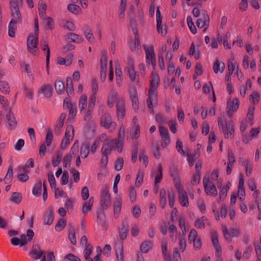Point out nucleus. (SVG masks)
Returning a JSON list of instances; mask_svg holds the SVG:
<instances>
[{
	"mask_svg": "<svg viewBox=\"0 0 261 261\" xmlns=\"http://www.w3.org/2000/svg\"><path fill=\"white\" fill-rule=\"evenodd\" d=\"M203 185L204 192L206 195L216 197L217 194V190L214 184L210 180L208 177L205 176L203 178Z\"/></svg>",
	"mask_w": 261,
	"mask_h": 261,
	"instance_id": "obj_8",
	"label": "nucleus"
},
{
	"mask_svg": "<svg viewBox=\"0 0 261 261\" xmlns=\"http://www.w3.org/2000/svg\"><path fill=\"white\" fill-rule=\"evenodd\" d=\"M115 250L117 261H124L123 247L122 242L116 243Z\"/></svg>",
	"mask_w": 261,
	"mask_h": 261,
	"instance_id": "obj_22",
	"label": "nucleus"
},
{
	"mask_svg": "<svg viewBox=\"0 0 261 261\" xmlns=\"http://www.w3.org/2000/svg\"><path fill=\"white\" fill-rule=\"evenodd\" d=\"M170 172L173 180H177L179 179V171L176 166L174 165L172 166L170 168Z\"/></svg>",
	"mask_w": 261,
	"mask_h": 261,
	"instance_id": "obj_42",
	"label": "nucleus"
},
{
	"mask_svg": "<svg viewBox=\"0 0 261 261\" xmlns=\"http://www.w3.org/2000/svg\"><path fill=\"white\" fill-rule=\"evenodd\" d=\"M244 166L245 167L246 175L247 177H249L251 174L253 165L249 160L246 159V165Z\"/></svg>",
	"mask_w": 261,
	"mask_h": 261,
	"instance_id": "obj_51",
	"label": "nucleus"
},
{
	"mask_svg": "<svg viewBox=\"0 0 261 261\" xmlns=\"http://www.w3.org/2000/svg\"><path fill=\"white\" fill-rule=\"evenodd\" d=\"M118 232L120 239L125 240L128 232V224L126 221H123L120 227L118 228Z\"/></svg>",
	"mask_w": 261,
	"mask_h": 261,
	"instance_id": "obj_20",
	"label": "nucleus"
},
{
	"mask_svg": "<svg viewBox=\"0 0 261 261\" xmlns=\"http://www.w3.org/2000/svg\"><path fill=\"white\" fill-rule=\"evenodd\" d=\"M222 232L225 240L230 243L231 241V237L238 238L241 234V230L239 228L231 227L229 228V232L225 225H222Z\"/></svg>",
	"mask_w": 261,
	"mask_h": 261,
	"instance_id": "obj_9",
	"label": "nucleus"
},
{
	"mask_svg": "<svg viewBox=\"0 0 261 261\" xmlns=\"http://www.w3.org/2000/svg\"><path fill=\"white\" fill-rule=\"evenodd\" d=\"M38 42V36L30 34L27 40V46L29 51L32 54H35L37 49V43Z\"/></svg>",
	"mask_w": 261,
	"mask_h": 261,
	"instance_id": "obj_10",
	"label": "nucleus"
},
{
	"mask_svg": "<svg viewBox=\"0 0 261 261\" xmlns=\"http://www.w3.org/2000/svg\"><path fill=\"white\" fill-rule=\"evenodd\" d=\"M97 215V219L99 221L101 225H104L106 221V217L104 212L102 211L98 212Z\"/></svg>",
	"mask_w": 261,
	"mask_h": 261,
	"instance_id": "obj_62",
	"label": "nucleus"
},
{
	"mask_svg": "<svg viewBox=\"0 0 261 261\" xmlns=\"http://www.w3.org/2000/svg\"><path fill=\"white\" fill-rule=\"evenodd\" d=\"M225 69V64L224 63H220L218 60H216L213 69L215 73H217L219 71L221 72H223Z\"/></svg>",
	"mask_w": 261,
	"mask_h": 261,
	"instance_id": "obj_38",
	"label": "nucleus"
},
{
	"mask_svg": "<svg viewBox=\"0 0 261 261\" xmlns=\"http://www.w3.org/2000/svg\"><path fill=\"white\" fill-rule=\"evenodd\" d=\"M74 153V152L70 151V152L67 154L63 159V166L65 167H67L68 165L70 166L71 159H72V154Z\"/></svg>",
	"mask_w": 261,
	"mask_h": 261,
	"instance_id": "obj_55",
	"label": "nucleus"
},
{
	"mask_svg": "<svg viewBox=\"0 0 261 261\" xmlns=\"http://www.w3.org/2000/svg\"><path fill=\"white\" fill-rule=\"evenodd\" d=\"M13 175V171L12 166H10L8 168L7 173L4 178V180L5 181V183L7 184V181H9V182H11L12 180V178Z\"/></svg>",
	"mask_w": 261,
	"mask_h": 261,
	"instance_id": "obj_56",
	"label": "nucleus"
},
{
	"mask_svg": "<svg viewBox=\"0 0 261 261\" xmlns=\"http://www.w3.org/2000/svg\"><path fill=\"white\" fill-rule=\"evenodd\" d=\"M62 159V154L59 152L56 153V156L53 158L52 164L54 167H56L60 164Z\"/></svg>",
	"mask_w": 261,
	"mask_h": 261,
	"instance_id": "obj_50",
	"label": "nucleus"
},
{
	"mask_svg": "<svg viewBox=\"0 0 261 261\" xmlns=\"http://www.w3.org/2000/svg\"><path fill=\"white\" fill-rule=\"evenodd\" d=\"M94 202V198L91 197L89 198L88 201L85 202L83 204L82 212L84 215H86L88 212L90 211L92 209Z\"/></svg>",
	"mask_w": 261,
	"mask_h": 261,
	"instance_id": "obj_32",
	"label": "nucleus"
},
{
	"mask_svg": "<svg viewBox=\"0 0 261 261\" xmlns=\"http://www.w3.org/2000/svg\"><path fill=\"white\" fill-rule=\"evenodd\" d=\"M41 48L44 51L46 50V64L47 67H48L49 62L50 49L45 39H43L41 40Z\"/></svg>",
	"mask_w": 261,
	"mask_h": 261,
	"instance_id": "obj_28",
	"label": "nucleus"
},
{
	"mask_svg": "<svg viewBox=\"0 0 261 261\" xmlns=\"http://www.w3.org/2000/svg\"><path fill=\"white\" fill-rule=\"evenodd\" d=\"M42 190V182L40 179L34 186L32 193L33 194L37 197L41 195Z\"/></svg>",
	"mask_w": 261,
	"mask_h": 261,
	"instance_id": "obj_34",
	"label": "nucleus"
},
{
	"mask_svg": "<svg viewBox=\"0 0 261 261\" xmlns=\"http://www.w3.org/2000/svg\"><path fill=\"white\" fill-rule=\"evenodd\" d=\"M206 221H207V218L203 216L201 218L197 219L195 220L194 225L197 228L203 229L205 227L204 223Z\"/></svg>",
	"mask_w": 261,
	"mask_h": 261,
	"instance_id": "obj_37",
	"label": "nucleus"
},
{
	"mask_svg": "<svg viewBox=\"0 0 261 261\" xmlns=\"http://www.w3.org/2000/svg\"><path fill=\"white\" fill-rule=\"evenodd\" d=\"M128 66L125 69L127 71L130 82L134 84L140 86V76L134 69V61L130 57L127 58Z\"/></svg>",
	"mask_w": 261,
	"mask_h": 261,
	"instance_id": "obj_2",
	"label": "nucleus"
},
{
	"mask_svg": "<svg viewBox=\"0 0 261 261\" xmlns=\"http://www.w3.org/2000/svg\"><path fill=\"white\" fill-rule=\"evenodd\" d=\"M74 137V128L72 125H67L64 137L62 139L60 148L62 150H64L66 148L68 144H69L70 141H71Z\"/></svg>",
	"mask_w": 261,
	"mask_h": 261,
	"instance_id": "obj_7",
	"label": "nucleus"
},
{
	"mask_svg": "<svg viewBox=\"0 0 261 261\" xmlns=\"http://www.w3.org/2000/svg\"><path fill=\"white\" fill-rule=\"evenodd\" d=\"M66 114L65 113H62L60 115L58 119L55 126V134L57 135H59L60 134V130L64 124V121L66 118Z\"/></svg>",
	"mask_w": 261,
	"mask_h": 261,
	"instance_id": "obj_27",
	"label": "nucleus"
},
{
	"mask_svg": "<svg viewBox=\"0 0 261 261\" xmlns=\"http://www.w3.org/2000/svg\"><path fill=\"white\" fill-rule=\"evenodd\" d=\"M159 132L163 141L161 146L164 148L166 147L170 142L169 133L168 129L163 126H159Z\"/></svg>",
	"mask_w": 261,
	"mask_h": 261,
	"instance_id": "obj_14",
	"label": "nucleus"
},
{
	"mask_svg": "<svg viewBox=\"0 0 261 261\" xmlns=\"http://www.w3.org/2000/svg\"><path fill=\"white\" fill-rule=\"evenodd\" d=\"M116 139H112L111 140L106 141L102 144L101 149V153L106 154H110L112 150L114 149L115 144H116Z\"/></svg>",
	"mask_w": 261,
	"mask_h": 261,
	"instance_id": "obj_13",
	"label": "nucleus"
},
{
	"mask_svg": "<svg viewBox=\"0 0 261 261\" xmlns=\"http://www.w3.org/2000/svg\"><path fill=\"white\" fill-rule=\"evenodd\" d=\"M38 92L43 94L46 97L49 98L52 94V87L49 84L44 85L40 88Z\"/></svg>",
	"mask_w": 261,
	"mask_h": 261,
	"instance_id": "obj_26",
	"label": "nucleus"
},
{
	"mask_svg": "<svg viewBox=\"0 0 261 261\" xmlns=\"http://www.w3.org/2000/svg\"><path fill=\"white\" fill-rule=\"evenodd\" d=\"M124 164V160L122 158H119L115 163V169L117 171H120L122 169Z\"/></svg>",
	"mask_w": 261,
	"mask_h": 261,
	"instance_id": "obj_59",
	"label": "nucleus"
},
{
	"mask_svg": "<svg viewBox=\"0 0 261 261\" xmlns=\"http://www.w3.org/2000/svg\"><path fill=\"white\" fill-rule=\"evenodd\" d=\"M66 106L69 110L68 119H74L76 114V109L75 106H73L71 103L66 102Z\"/></svg>",
	"mask_w": 261,
	"mask_h": 261,
	"instance_id": "obj_39",
	"label": "nucleus"
},
{
	"mask_svg": "<svg viewBox=\"0 0 261 261\" xmlns=\"http://www.w3.org/2000/svg\"><path fill=\"white\" fill-rule=\"evenodd\" d=\"M90 145L88 143H83L81 147L80 155L82 158H86L89 153Z\"/></svg>",
	"mask_w": 261,
	"mask_h": 261,
	"instance_id": "obj_33",
	"label": "nucleus"
},
{
	"mask_svg": "<svg viewBox=\"0 0 261 261\" xmlns=\"http://www.w3.org/2000/svg\"><path fill=\"white\" fill-rule=\"evenodd\" d=\"M152 242L150 241H144L140 246V249L142 252L146 253L149 249L151 248Z\"/></svg>",
	"mask_w": 261,
	"mask_h": 261,
	"instance_id": "obj_47",
	"label": "nucleus"
},
{
	"mask_svg": "<svg viewBox=\"0 0 261 261\" xmlns=\"http://www.w3.org/2000/svg\"><path fill=\"white\" fill-rule=\"evenodd\" d=\"M117 115L118 120H122L125 115V106L123 99H118L116 105Z\"/></svg>",
	"mask_w": 261,
	"mask_h": 261,
	"instance_id": "obj_15",
	"label": "nucleus"
},
{
	"mask_svg": "<svg viewBox=\"0 0 261 261\" xmlns=\"http://www.w3.org/2000/svg\"><path fill=\"white\" fill-rule=\"evenodd\" d=\"M252 250H253L252 247L251 246H248L246 248L245 251L243 252V257L246 258V259L249 258L251 256V254Z\"/></svg>",
	"mask_w": 261,
	"mask_h": 261,
	"instance_id": "obj_63",
	"label": "nucleus"
},
{
	"mask_svg": "<svg viewBox=\"0 0 261 261\" xmlns=\"http://www.w3.org/2000/svg\"><path fill=\"white\" fill-rule=\"evenodd\" d=\"M66 37L67 39H70L71 41L77 43H81L84 40V39L82 37L73 33H69L67 34L66 36Z\"/></svg>",
	"mask_w": 261,
	"mask_h": 261,
	"instance_id": "obj_31",
	"label": "nucleus"
},
{
	"mask_svg": "<svg viewBox=\"0 0 261 261\" xmlns=\"http://www.w3.org/2000/svg\"><path fill=\"white\" fill-rule=\"evenodd\" d=\"M10 199L11 201L18 204L21 201V194L18 192H14L12 193Z\"/></svg>",
	"mask_w": 261,
	"mask_h": 261,
	"instance_id": "obj_46",
	"label": "nucleus"
},
{
	"mask_svg": "<svg viewBox=\"0 0 261 261\" xmlns=\"http://www.w3.org/2000/svg\"><path fill=\"white\" fill-rule=\"evenodd\" d=\"M83 31L84 36L88 41L90 43H94L95 38L91 29L88 26H86L84 27Z\"/></svg>",
	"mask_w": 261,
	"mask_h": 261,
	"instance_id": "obj_29",
	"label": "nucleus"
},
{
	"mask_svg": "<svg viewBox=\"0 0 261 261\" xmlns=\"http://www.w3.org/2000/svg\"><path fill=\"white\" fill-rule=\"evenodd\" d=\"M79 107L81 113H85L87 107V97L85 94L82 95L79 99Z\"/></svg>",
	"mask_w": 261,
	"mask_h": 261,
	"instance_id": "obj_24",
	"label": "nucleus"
},
{
	"mask_svg": "<svg viewBox=\"0 0 261 261\" xmlns=\"http://www.w3.org/2000/svg\"><path fill=\"white\" fill-rule=\"evenodd\" d=\"M239 104L238 99L234 98L232 101L229 99L227 102L226 113L229 117H231L234 112L239 108Z\"/></svg>",
	"mask_w": 261,
	"mask_h": 261,
	"instance_id": "obj_12",
	"label": "nucleus"
},
{
	"mask_svg": "<svg viewBox=\"0 0 261 261\" xmlns=\"http://www.w3.org/2000/svg\"><path fill=\"white\" fill-rule=\"evenodd\" d=\"M130 27L134 34H138L136 19L134 17H130Z\"/></svg>",
	"mask_w": 261,
	"mask_h": 261,
	"instance_id": "obj_58",
	"label": "nucleus"
},
{
	"mask_svg": "<svg viewBox=\"0 0 261 261\" xmlns=\"http://www.w3.org/2000/svg\"><path fill=\"white\" fill-rule=\"evenodd\" d=\"M197 239V232L196 230L194 229H193L191 230L189 237L188 240L190 243L193 242L194 241L196 240Z\"/></svg>",
	"mask_w": 261,
	"mask_h": 261,
	"instance_id": "obj_61",
	"label": "nucleus"
},
{
	"mask_svg": "<svg viewBox=\"0 0 261 261\" xmlns=\"http://www.w3.org/2000/svg\"><path fill=\"white\" fill-rule=\"evenodd\" d=\"M29 170H28V166H21L18 168V175L17 177L18 180L21 182H25L27 181L29 177L28 175Z\"/></svg>",
	"mask_w": 261,
	"mask_h": 261,
	"instance_id": "obj_19",
	"label": "nucleus"
},
{
	"mask_svg": "<svg viewBox=\"0 0 261 261\" xmlns=\"http://www.w3.org/2000/svg\"><path fill=\"white\" fill-rule=\"evenodd\" d=\"M145 52L146 63L148 67L151 66L153 69L156 66L155 55L152 46L147 47L143 46Z\"/></svg>",
	"mask_w": 261,
	"mask_h": 261,
	"instance_id": "obj_6",
	"label": "nucleus"
},
{
	"mask_svg": "<svg viewBox=\"0 0 261 261\" xmlns=\"http://www.w3.org/2000/svg\"><path fill=\"white\" fill-rule=\"evenodd\" d=\"M11 7V15L12 19L9 22L8 26V34L11 37L15 36V31L16 30V24L21 23V17L19 9V6L14 2H10Z\"/></svg>",
	"mask_w": 261,
	"mask_h": 261,
	"instance_id": "obj_1",
	"label": "nucleus"
},
{
	"mask_svg": "<svg viewBox=\"0 0 261 261\" xmlns=\"http://www.w3.org/2000/svg\"><path fill=\"white\" fill-rule=\"evenodd\" d=\"M66 225V221L64 219H61L56 224L55 228L57 231H61L65 227Z\"/></svg>",
	"mask_w": 261,
	"mask_h": 261,
	"instance_id": "obj_60",
	"label": "nucleus"
},
{
	"mask_svg": "<svg viewBox=\"0 0 261 261\" xmlns=\"http://www.w3.org/2000/svg\"><path fill=\"white\" fill-rule=\"evenodd\" d=\"M219 127L222 131L228 130V125L226 120L222 118H218Z\"/></svg>",
	"mask_w": 261,
	"mask_h": 261,
	"instance_id": "obj_45",
	"label": "nucleus"
},
{
	"mask_svg": "<svg viewBox=\"0 0 261 261\" xmlns=\"http://www.w3.org/2000/svg\"><path fill=\"white\" fill-rule=\"evenodd\" d=\"M54 221L53 209L50 207H48L44 215L43 224L50 225Z\"/></svg>",
	"mask_w": 261,
	"mask_h": 261,
	"instance_id": "obj_21",
	"label": "nucleus"
},
{
	"mask_svg": "<svg viewBox=\"0 0 261 261\" xmlns=\"http://www.w3.org/2000/svg\"><path fill=\"white\" fill-rule=\"evenodd\" d=\"M128 93L134 109L138 110L139 109V100L136 89L134 87H130L128 89Z\"/></svg>",
	"mask_w": 261,
	"mask_h": 261,
	"instance_id": "obj_16",
	"label": "nucleus"
},
{
	"mask_svg": "<svg viewBox=\"0 0 261 261\" xmlns=\"http://www.w3.org/2000/svg\"><path fill=\"white\" fill-rule=\"evenodd\" d=\"M48 178L51 189L56 188V182L53 173L50 171L48 173Z\"/></svg>",
	"mask_w": 261,
	"mask_h": 261,
	"instance_id": "obj_57",
	"label": "nucleus"
},
{
	"mask_svg": "<svg viewBox=\"0 0 261 261\" xmlns=\"http://www.w3.org/2000/svg\"><path fill=\"white\" fill-rule=\"evenodd\" d=\"M6 119L10 129H12L16 127L17 125L16 120L14 115L9 109L8 110V113L6 114Z\"/></svg>",
	"mask_w": 261,
	"mask_h": 261,
	"instance_id": "obj_23",
	"label": "nucleus"
},
{
	"mask_svg": "<svg viewBox=\"0 0 261 261\" xmlns=\"http://www.w3.org/2000/svg\"><path fill=\"white\" fill-rule=\"evenodd\" d=\"M100 124L101 126L109 129L110 132L114 131L116 127V123L113 121L111 116L109 113H105L100 118Z\"/></svg>",
	"mask_w": 261,
	"mask_h": 261,
	"instance_id": "obj_5",
	"label": "nucleus"
},
{
	"mask_svg": "<svg viewBox=\"0 0 261 261\" xmlns=\"http://www.w3.org/2000/svg\"><path fill=\"white\" fill-rule=\"evenodd\" d=\"M68 239L71 243L73 245H75L76 243V240L75 236V229L72 224H68Z\"/></svg>",
	"mask_w": 261,
	"mask_h": 261,
	"instance_id": "obj_30",
	"label": "nucleus"
},
{
	"mask_svg": "<svg viewBox=\"0 0 261 261\" xmlns=\"http://www.w3.org/2000/svg\"><path fill=\"white\" fill-rule=\"evenodd\" d=\"M66 91L69 96L73 93V83L70 77L66 78Z\"/></svg>",
	"mask_w": 261,
	"mask_h": 261,
	"instance_id": "obj_43",
	"label": "nucleus"
},
{
	"mask_svg": "<svg viewBox=\"0 0 261 261\" xmlns=\"http://www.w3.org/2000/svg\"><path fill=\"white\" fill-rule=\"evenodd\" d=\"M229 190L228 187H223L219 193V200H218V202H220V201H223L226 198L227 193Z\"/></svg>",
	"mask_w": 261,
	"mask_h": 261,
	"instance_id": "obj_54",
	"label": "nucleus"
},
{
	"mask_svg": "<svg viewBox=\"0 0 261 261\" xmlns=\"http://www.w3.org/2000/svg\"><path fill=\"white\" fill-rule=\"evenodd\" d=\"M163 167L161 163H159L158 166V173L155 177V185L160 183L163 178L162 174Z\"/></svg>",
	"mask_w": 261,
	"mask_h": 261,
	"instance_id": "obj_41",
	"label": "nucleus"
},
{
	"mask_svg": "<svg viewBox=\"0 0 261 261\" xmlns=\"http://www.w3.org/2000/svg\"><path fill=\"white\" fill-rule=\"evenodd\" d=\"M81 196L83 200H87L89 196V192L88 188L87 187H84L82 188L81 191Z\"/></svg>",
	"mask_w": 261,
	"mask_h": 261,
	"instance_id": "obj_64",
	"label": "nucleus"
},
{
	"mask_svg": "<svg viewBox=\"0 0 261 261\" xmlns=\"http://www.w3.org/2000/svg\"><path fill=\"white\" fill-rule=\"evenodd\" d=\"M168 198L169 200V204L172 208L174 206L175 194L172 189L168 190Z\"/></svg>",
	"mask_w": 261,
	"mask_h": 261,
	"instance_id": "obj_52",
	"label": "nucleus"
},
{
	"mask_svg": "<svg viewBox=\"0 0 261 261\" xmlns=\"http://www.w3.org/2000/svg\"><path fill=\"white\" fill-rule=\"evenodd\" d=\"M201 18L196 21V24L198 28H203V31H206L208 27L209 16L205 10L201 12Z\"/></svg>",
	"mask_w": 261,
	"mask_h": 261,
	"instance_id": "obj_11",
	"label": "nucleus"
},
{
	"mask_svg": "<svg viewBox=\"0 0 261 261\" xmlns=\"http://www.w3.org/2000/svg\"><path fill=\"white\" fill-rule=\"evenodd\" d=\"M98 84L96 79L93 78L91 82V88L92 91V94L90 96L89 101L91 103L95 102L96 99V93L98 90Z\"/></svg>",
	"mask_w": 261,
	"mask_h": 261,
	"instance_id": "obj_17",
	"label": "nucleus"
},
{
	"mask_svg": "<svg viewBox=\"0 0 261 261\" xmlns=\"http://www.w3.org/2000/svg\"><path fill=\"white\" fill-rule=\"evenodd\" d=\"M187 21L188 25L191 32L193 34H195L197 32V30H196V28L195 26L194 25V24L193 22L191 16H188V17L187 18Z\"/></svg>",
	"mask_w": 261,
	"mask_h": 261,
	"instance_id": "obj_49",
	"label": "nucleus"
},
{
	"mask_svg": "<svg viewBox=\"0 0 261 261\" xmlns=\"http://www.w3.org/2000/svg\"><path fill=\"white\" fill-rule=\"evenodd\" d=\"M159 77L157 73L152 71L151 73L149 90L148 97L152 98V100H156L157 97L156 89L159 86Z\"/></svg>",
	"mask_w": 261,
	"mask_h": 261,
	"instance_id": "obj_3",
	"label": "nucleus"
},
{
	"mask_svg": "<svg viewBox=\"0 0 261 261\" xmlns=\"http://www.w3.org/2000/svg\"><path fill=\"white\" fill-rule=\"evenodd\" d=\"M43 254H44V252L41 249L38 244L34 245L29 253V255L34 259L40 258L43 255Z\"/></svg>",
	"mask_w": 261,
	"mask_h": 261,
	"instance_id": "obj_18",
	"label": "nucleus"
},
{
	"mask_svg": "<svg viewBox=\"0 0 261 261\" xmlns=\"http://www.w3.org/2000/svg\"><path fill=\"white\" fill-rule=\"evenodd\" d=\"M55 87L57 93L59 94H62L65 91V86L63 83L60 80H56Z\"/></svg>",
	"mask_w": 261,
	"mask_h": 261,
	"instance_id": "obj_36",
	"label": "nucleus"
},
{
	"mask_svg": "<svg viewBox=\"0 0 261 261\" xmlns=\"http://www.w3.org/2000/svg\"><path fill=\"white\" fill-rule=\"evenodd\" d=\"M95 106V102L91 103L90 101H89L88 103V110L86 111L85 113H82L84 115V119L88 121L90 120L91 118V115L92 113V112L93 111V109L94 108V107Z\"/></svg>",
	"mask_w": 261,
	"mask_h": 261,
	"instance_id": "obj_35",
	"label": "nucleus"
},
{
	"mask_svg": "<svg viewBox=\"0 0 261 261\" xmlns=\"http://www.w3.org/2000/svg\"><path fill=\"white\" fill-rule=\"evenodd\" d=\"M178 201L182 206L187 207L189 205V200L187 192L185 191H180L178 194Z\"/></svg>",
	"mask_w": 261,
	"mask_h": 261,
	"instance_id": "obj_25",
	"label": "nucleus"
},
{
	"mask_svg": "<svg viewBox=\"0 0 261 261\" xmlns=\"http://www.w3.org/2000/svg\"><path fill=\"white\" fill-rule=\"evenodd\" d=\"M100 205L102 209H107L111 205V195L109 187L105 186L101 190L100 195Z\"/></svg>",
	"mask_w": 261,
	"mask_h": 261,
	"instance_id": "obj_4",
	"label": "nucleus"
},
{
	"mask_svg": "<svg viewBox=\"0 0 261 261\" xmlns=\"http://www.w3.org/2000/svg\"><path fill=\"white\" fill-rule=\"evenodd\" d=\"M160 196V204L162 208H164L167 204L166 192L164 189H161Z\"/></svg>",
	"mask_w": 261,
	"mask_h": 261,
	"instance_id": "obj_40",
	"label": "nucleus"
},
{
	"mask_svg": "<svg viewBox=\"0 0 261 261\" xmlns=\"http://www.w3.org/2000/svg\"><path fill=\"white\" fill-rule=\"evenodd\" d=\"M156 17V29L157 31L159 33H161V35L163 36H165L166 34V32H165L163 31V27L162 25V17Z\"/></svg>",
	"mask_w": 261,
	"mask_h": 261,
	"instance_id": "obj_53",
	"label": "nucleus"
},
{
	"mask_svg": "<svg viewBox=\"0 0 261 261\" xmlns=\"http://www.w3.org/2000/svg\"><path fill=\"white\" fill-rule=\"evenodd\" d=\"M135 40L134 43L129 44V47L132 51H134L136 50V49H139L140 48V42L139 39V36L138 34H135Z\"/></svg>",
	"mask_w": 261,
	"mask_h": 261,
	"instance_id": "obj_44",
	"label": "nucleus"
},
{
	"mask_svg": "<svg viewBox=\"0 0 261 261\" xmlns=\"http://www.w3.org/2000/svg\"><path fill=\"white\" fill-rule=\"evenodd\" d=\"M0 91L4 94H8L10 92V86L7 82H0Z\"/></svg>",
	"mask_w": 261,
	"mask_h": 261,
	"instance_id": "obj_48",
	"label": "nucleus"
}]
</instances>
